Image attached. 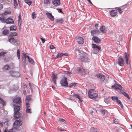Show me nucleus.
Returning <instances> with one entry per match:
<instances>
[{
    "label": "nucleus",
    "instance_id": "f257e3e1",
    "mask_svg": "<svg viewBox=\"0 0 132 132\" xmlns=\"http://www.w3.org/2000/svg\"><path fill=\"white\" fill-rule=\"evenodd\" d=\"M89 97L93 100L96 99L98 96V94L94 89H90L89 90L88 94Z\"/></svg>",
    "mask_w": 132,
    "mask_h": 132
},
{
    "label": "nucleus",
    "instance_id": "f03ea898",
    "mask_svg": "<svg viewBox=\"0 0 132 132\" xmlns=\"http://www.w3.org/2000/svg\"><path fill=\"white\" fill-rule=\"evenodd\" d=\"M91 57L87 54L80 56L79 58V60L81 62L88 63L90 61Z\"/></svg>",
    "mask_w": 132,
    "mask_h": 132
},
{
    "label": "nucleus",
    "instance_id": "7ed1b4c3",
    "mask_svg": "<svg viewBox=\"0 0 132 132\" xmlns=\"http://www.w3.org/2000/svg\"><path fill=\"white\" fill-rule=\"evenodd\" d=\"M20 109V107L19 106H17L14 107V117L15 118H18L19 117L20 114L19 112Z\"/></svg>",
    "mask_w": 132,
    "mask_h": 132
},
{
    "label": "nucleus",
    "instance_id": "20e7f679",
    "mask_svg": "<svg viewBox=\"0 0 132 132\" xmlns=\"http://www.w3.org/2000/svg\"><path fill=\"white\" fill-rule=\"evenodd\" d=\"M113 82L114 83V85H112L111 87L113 88H115L116 89H121L122 87V86L119 84L117 83L116 81L114 80H113Z\"/></svg>",
    "mask_w": 132,
    "mask_h": 132
},
{
    "label": "nucleus",
    "instance_id": "39448f33",
    "mask_svg": "<svg viewBox=\"0 0 132 132\" xmlns=\"http://www.w3.org/2000/svg\"><path fill=\"white\" fill-rule=\"evenodd\" d=\"M95 77L97 78L98 79L100 82H103L105 78V76L103 75L97 74L96 75Z\"/></svg>",
    "mask_w": 132,
    "mask_h": 132
},
{
    "label": "nucleus",
    "instance_id": "423d86ee",
    "mask_svg": "<svg viewBox=\"0 0 132 132\" xmlns=\"http://www.w3.org/2000/svg\"><path fill=\"white\" fill-rule=\"evenodd\" d=\"M60 83L61 85L62 86H68V83L67 81V78L65 77H63L61 80Z\"/></svg>",
    "mask_w": 132,
    "mask_h": 132
},
{
    "label": "nucleus",
    "instance_id": "0eeeda50",
    "mask_svg": "<svg viewBox=\"0 0 132 132\" xmlns=\"http://www.w3.org/2000/svg\"><path fill=\"white\" fill-rule=\"evenodd\" d=\"M92 45L94 51L96 53L98 52L99 51H101V48L100 46L96 44H92Z\"/></svg>",
    "mask_w": 132,
    "mask_h": 132
},
{
    "label": "nucleus",
    "instance_id": "6e6552de",
    "mask_svg": "<svg viewBox=\"0 0 132 132\" xmlns=\"http://www.w3.org/2000/svg\"><path fill=\"white\" fill-rule=\"evenodd\" d=\"M9 73L12 77H19L20 75V73L19 72L12 70L10 71Z\"/></svg>",
    "mask_w": 132,
    "mask_h": 132
},
{
    "label": "nucleus",
    "instance_id": "1a4fd4ad",
    "mask_svg": "<svg viewBox=\"0 0 132 132\" xmlns=\"http://www.w3.org/2000/svg\"><path fill=\"white\" fill-rule=\"evenodd\" d=\"M22 124V121L20 120H16L13 123V126L19 127L21 126Z\"/></svg>",
    "mask_w": 132,
    "mask_h": 132
},
{
    "label": "nucleus",
    "instance_id": "9d476101",
    "mask_svg": "<svg viewBox=\"0 0 132 132\" xmlns=\"http://www.w3.org/2000/svg\"><path fill=\"white\" fill-rule=\"evenodd\" d=\"M13 101L14 103L19 104L21 102V98L20 97L14 98L13 99Z\"/></svg>",
    "mask_w": 132,
    "mask_h": 132
},
{
    "label": "nucleus",
    "instance_id": "9b49d317",
    "mask_svg": "<svg viewBox=\"0 0 132 132\" xmlns=\"http://www.w3.org/2000/svg\"><path fill=\"white\" fill-rule=\"evenodd\" d=\"M118 63L119 65L120 66L122 67L124 65L125 63L124 62V60L123 59L119 57L118 59Z\"/></svg>",
    "mask_w": 132,
    "mask_h": 132
},
{
    "label": "nucleus",
    "instance_id": "f8f14e48",
    "mask_svg": "<svg viewBox=\"0 0 132 132\" xmlns=\"http://www.w3.org/2000/svg\"><path fill=\"white\" fill-rule=\"evenodd\" d=\"M92 39L94 42L97 44L100 41V39L96 36H93L92 38Z\"/></svg>",
    "mask_w": 132,
    "mask_h": 132
},
{
    "label": "nucleus",
    "instance_id": "ddd939ff",
    "mask_svg": "<svg viewBox=\"0 0 132 132\" xmlns=\"http://www.w3.org/2000/svg\"><path fill=\"white\" fill-rule=\"evenodd\" d=\"M46 14L48 18L51 21H53L54 19V18L52 14L49 12L46 13Z\"/></svg>",
    "mask_w": 132,
    "mask_h": 132
},
{
    "label": "nucleus",
    "instance_id": "4468645a",
    "mask_svg": "<svg viewBox=\"0 0 132 132\" xmlns=\"http://www.w3.org/2000/svg\"><path fill=\"white\" fill-rule=\"evenodd\" d=\"M77 42L79 44H82L84 42V40L83 38L81 37H78L77 39Z\"/></svg>",
    "mask_w": 132,
    "mask_h": 132
},
{
    "label": "nucleus",
    "instance_id": "2eb2a0df",
    "mask_svg": "<svg viewBox=\"0 0 132 132\" xmlns=\"http://www.w3.org/2000/svg\"><path fill=\"white\" fill-rule=\"evenodd\" d=\"M102 108L99 105H97L94 107L93 108V110L95 111L96 112L97 111H100L101 109H102Z\"/></svg>",
    "mask_w": 132,
    "mask_h": 132
},
{
    "label": "nucleus",
    "instance_id": "dca6fc26",
    "mask_svg": "<svg viewBox=\"0 0 132 132\" xmlns=\"http://www.w3.org/2000/svg\"><path fill=\"white\" fill-rule=\"evenodd\" d=\"M52 4L55 6H57L60 5V0H52Z\"/></svg>",
    "mask_w": 132,
    "mask_h": 132
},
{
    "label": "nucleus",
    "instance_id": "f3484780",
    "mask_svg": "<svg viewBox=\"0 0 132 132\" xmlns=\"http://www.w3.org/2000/svg\"><path fill=\"white\" fill-rule=\"evenodd\" d=\"M129 55L127 54V53L125 52V53L124 57L126 59L125 61L126 64L127 65H128L129 63H128V61L129 60Z\"/></svg>",
    "mask_w": 132,
    "mask_h": 132
},
{
    "label": "nucleus",
    "instance_id": "a211bd4d",
    "mask_svg": "<svg viewBox=\"0 0 132 132\" xmlns=\"http://www.w3.org/2000/svg\"><path fill=\"white\" fill-rule=\"evenodd\" d=\"M110 13L112 16H115L117 15V11L116 10H112L110 12Z\"/></svg>",
    "mask_w": 132,
    "mask_h": 132
},
{
    "label": "nucleus",
    "instance_id": "6ab92c4d",
    "mask_svg": "<svg viewBox=\"0 0 132 132\" xmlns=\"http://www.w3.org/2000/svg\"><path fill=\"white\" fill-rule=\"evenodd\" d=\"M9 41L11 43H16L17 40L16 39H15L13 37H10L9 39Z\"/></svg>",
    "mask_w": 132,
    "mask_h": 132
},
{
    "label": "nucleus",
    "instance_id": "aec40b11",
    "mask_svg": "<svg viewBox=\"0 0 132 132\" xmlns=\"http://www.w3.org/2000/svg\"><path fill=\"white\" fill-rule=\"evenodd\" d=\"M57 75L56 74L53 73L52 77V80L55 84H56L55 79L57 78Z\"/></svg>",
    "mask_w": 132,
    "mask_h": 132
},
{
    "label": "nucleus",
    "instance_id": "412c9836",
    "mask_svg": "<svg viewBox=\"0 0 132 132\" xmlns=\"http://www.w3.org/2000/svg\"><path fill=\"white\" fill-rule=\"evenodd\" d=\"M101 31L103 32H105L107 31L108 29L107 27H105L104 26H102L100 29Z\"/></svg>",
    "mask_w": 132,
    "mask_h": 132
},
{
    "label": "nucleus",
    "instance_id": "4be33fe9",
    "mask_svg": "<svg viewBox=\"0 0 132 132\" xmlns=\"http://www.w3.org/2000/svg\"><path fill=\"white\" fill-rule=\"evenodd\" d=\"M14 21L11 18H9L6 19V23L7 24L12 23Z\"/></svg>",
    "mask_w": 132,
    "mask_h": 132
},
{
    "label": "nucleus",
    "instance_id": "5701e85b",
    "mask_svg": "<svg viewBox=\"0 0 132 132\" xmlns=\"http://www.w3.org/2000/svg\"><path fill=\"white\" fill-rule=\"evenodd\" d=\"M27 58L30 63L33 64H34V62L33 60L29 56H27Z\"/></svg>",
    "mask_w": 132,
    "mask_h": 132
},
{
    "label": "nucleus",
    "instance_id": "b1692460",
    "mask_svg": "<svg viewBox=\"0 0 132 132\" xmlns=\"http://www.w3.org/2000/svg\"><path fill=\"white\" fill-rule=\"evenodd\" d=\"M55 23L58 22L62 23L64 22L63 19L62 18H60L55 20Z\"/></svg>",
    "mask_w": 132,
    "mask_h": 132
},
{
    "label": "nucleus",
    "instance_id": "393cba45",
    "mask_svg": "<svg viewBox=\"0 0 132 132\" xmlns=\"http://www.w3.org/2000/svg\"><path fill=\"white\" fill-rule=\"evenodd\" d=\"M129 4H125L122 7V9L123 10H126L128 7H129Z\"/></svg>",
    "mask_w": 132,
    "mask_h": 132
},
{
    "label": "nucleus",
    "instance_id": "a878e982",
    "mask_svg": "<svg viewBox=\"0 0 132 132\" xmlns=\"http://www.w3.org/2000/svg\"><path fill=\"white\" fill-rule=\"evenodd\" d=\"M100 112H101L103 114L105 115V116H106H106L107 115V111L105 110H104L102 108Z\"/></svg>",
    "mask_w": 132,
    "mask_h": 132
},
{
    "label": "nucleus",
    "instance_id": "bb28decb",
    "mask_svg": "<svg viewBox=\"0 0 132 132\" xmlns=\"http://www.w3.org/2000/svg\"><path fill=\"white\" fill-rule=\"evenodd\" d=\"M6 18L4 16H1L0 17V20L2 22V23L6 22Z\"/></svg>",
    "mask_w": 132,
    "mask_h": 132
},
{
    "label": "nucleus",
    "instance_id": "cd10ccee",
    "mask_svg": "<svg viewBox=\"0 0 132 132\" xmlns=\"http://www.w3.org/2000/svg\"><path fill=\"white\" fill-rule=\"evenodd\" d=\"M99 32L98 30H92L91 31V33L92 35H93L94 34H96Z\"/></svg>",
    "mask_w": 132,
    "mask_h": 132
},
{
    "label": "nucleus",
    "instance_id": "c85d7f7f",
    "mask_svg": "<svg viewBox=\"0 0 132 132\" xmlns=\"http://www.w3.org/2000/svg\"><path fill=\"white\" fill-rule=\"evenodd\" d=\"M122 94H123L125 96L127 97L128 100H130V97L128 95L125 91H122Z\"/></svg>",
    "mask_w": 132,
    "mask_h": 132
},
{
    "label": "nucleus",
    "instance_id": "c756f323",
    "mask_svg": "<svg viewBox=\"0 0 132 132\" xmlns=\"http://www.w3.org/2000/svg\"><path fill=\"white\" fill-rule=\"evenodd\" d=\"M77 84V83H71L69 84V87L71 88L72 87H75Z\"/></svg>",
    "mask_w": 132,
    "mask_h": 132
},
{
    "label": "nucleus",
    "instance_id": "7c9ffc66",
    "mask_svg": "<svg viewBox=\"0 0 132 132\" xmlns=\"http://www.w3.org/2000/svg\"><path fill=\"white\" fill-rule=\"evenodd\" d=\"M116 101L120 105V107L122 109L123 108V105L120 101L118 98Z\"/></svg>",
    "mask_w": 132,
    "mask_h": 132
},
{
    "label": "nucleus",
    "instance_id": "2f4dec72",
    "mask_svg": "<svg viewBox=\"0 0 132 132\" xmlns=\"http://www.w3.org/2000/svg\"><path fill=\"white\" fill-rule=\"evenodd\" d=\"M75 50L76 51V53H77V52H78L79 53H80L81 54H82L83 53V52L82 50H80L78 48H76Z\"/></svg>",
    "mask_w": 132,
    "mask_h": 132
},
{
    "label": "nucleus",
    "instance_id": "473e14b6",
    "mask_svg": "<svg viewBox=\"0 0 132 132\" xmlns=\"http://www.w3.org/2000/svg\"><path fill=\"white\" fill-rule=\"evenodd\" d=\"M16 28L15 26L10 27V30L12 31L16 30Z\"/></svg>",
    "mask_w": 132,
    "mask_h": 132
},
{
    "label": "nucleus",
    "instance_id": "72a5a7b5",
    "mask_svg": "<svg viewBox=\"0 0 132 132\" xmlns=\"http://www.w3.org/2000/svg\"><path fill=\"white\" fill-rule=\"evenodd\" d=\"M50 1L51 0H44V3L46 5L49 4Z\"/></svg>",
    "mask_w": 132,
    "mask_h": 132
},
{
    "label": "nucleus",
    "instance_id": "f704fd0d",
    "mask_svg": "<svg viewBox=\"0 0 132 132\" xmlns=\"http://www.w3.org/2000/svg\"><path fill=\"white\" fill-rule=\"evenodd\" d=\"M9 65H6L5 66H4L3 67V70H7L9 68Z\"/></svg>",
    "mask_w": 132,
    "mask_h": 132
},
{
    "label": "nucleus",
    "instance_id": "c9c22d12",
    "mask_svg": "<svg viewBox=\"0 0 132 132\" xmlns=\"http://www.w3.org/2000/svg\"><path fill=\"white\" fill-rule=\"evenodd\" d=\"M24 2L29 5H30L32 3V1L29 0H24Z\"/></svg>",
    "mask_w": 132,
    "mask_h": 132
},
{
    "label": "nucleus",
    "instance_id": "e433bc0d",
    "mask_svg": "<svg viewBox=\"0 0 132 132\" xmlns=\"http://www.w3.org/2000/svg\"><path fill=\"white\" fill-rule=\"evenodd\" d=\"M0 103H1L3 106H4L5 102L2 98L0 97Z\"/></svg>",
    "mask_w": 132,
    "mask_h": 132
},
{
    "label": "nucleus",
    "instance_id": "4c0bfd02",
    "mask_svg": "<svg viewBox=\"0 0 132 132\" xmlns=\"http://www.w3.org/2000/svg\"><path fill=\"white\" fill-rule=\"evenodd\" d=\"M9 32V30H5L3 31V33L4 35H6Z\"/></svg>",
    "mask_w": 132,
    "mask_h": 132
},
{
    "label": "nucleus",
    "instance_id": "58836bf2",
    "mask_svg": "<svg viewBox=\"0 0 132 132\" xmlns=\"http://www.w3.org/2000/svg\"><path fill=\"white\" fill-rule=\"evenodd\" d=\"M74 96L78 98L80 102H82V100L81 99L80 96L78 95V94H75Z\"/></svg>",
    "mask_w": 132,
    "mask_h": 132
},
{
    "label": "nucleus",
    "instance_id": "ea45409f",
    "mask_svg": "<svg viewBox=\"0 0 132 132\" xmlns=\"http://www.w3.org/2000/svg\"><path fill=\"white\" fill-rule=\"evenodd\" d=\"M31 95L27 96L26 100L29 101L31 100Z\"/></svg>",
    "mask_w": 132,
    "mask_h": 132
},
{
    "label": "nucleus",
    "instance_id": "a19ab883",
    "mask_svg": "<svg viewBox=\"0 0 132 132\" xmlns=\"http://www.w3.org/2000/svg\"><path fill=\"white\" fill-rule=\"evenodd\" d=\"M97 128H95L94 127H92L90 129V130L93 132H98V131H97Z\"/></svg>",
    "mask_w": 132,
    "mask_h": 132
},
{
    "label": "nucleus",
    "instance_id": "79ce46f5",
    "mask_svg": "<svg viewBox=\"0 0 132 132\" xmlns=\"http://www.w3.org/2000/svg\"><path fill=\"white\" fill-rule=\"evenodd\" d=\"M63 55V54L62 53H59L55 57V59L58 57H61Z\"/></svg>",
    "mask_w": 132,
    "mask_h": 132
},
{
    "label": "nucleus",
    "instance_id": "37998d69",
    "mask_svg": "<svg viewBox=\"0 0 132 132\" xmlns=\"http://www.w3.org/2000/svg\"><path fill=\"white\" fill-rule=\"evenodd\" d=\"M17 55L19 59H20V51L19 50H18L17 52Z\"/></svg>",
    "mask_w": 132,
    "mask_h": 132
},
{
    "label": "nucleus",
    "instance_id": "c03bdc74",
    "mask_svg": "<svg viewBox=\"0 0 132 132\" xmlns=\"http://www.w3.org/2000/svg\"><path fill=\"white\" fill-rule=\"evenodd\" d=\"M112 99L114 101H116L117 100L118 98V97L117 96H112L111 97Z\"/></svg>",
    "mask_w": 132,
    "mask_h": 132
},
{
    "label": "nucleus",
    "instance_id": "a18cd8bd",
    "mask_svg": "<svg viewBox=\"0 0 132 132\" xmlns=\"http://www.w3.org/2000/svg\"><path fill=\"white\" fill-rule=\"evenodd\" d=\"M116 9L120 13H121L123 11L122 9H121L119 7H116Z\"/></svg>",
    "mask_w": 132,
    "mask_h": 132
},
{
    "label": "nucleus",
    "instance_id": "49530a36",
    "mask_svg": "<svg viewBox=\"0 0 132 132\" xmlns=\"http://www.w3.org/2000/svg\"><path fill=\"white\" fill-rule=\"evenodd\" d=\"M26 64V61H22V66L24 68H25Z\"/></svg>",
    "mask_w": 132,
    "mask_h": 132
},
{
    "label": "nucleus",
    "instance_id": "de8ad7c7",
    "mask_svg": "<svg viewBox=\"0 0 132 132\" xmlns=\"http://www.w3.org/2000/svg\"><path fill=\"white\" fill-rule=\"evenodd\" d=\"M119 120L118 119H115L114 120V122L116 124H118L119 123Z\"/></svg>",
    "mask_w": 132,
    "mask_h": 132
},
{
    "label": "nucleus",
    "instance_id": "09e8293b",
    "mask_svg": "<svg viewBox=\"0 0 132 132\" xmlns=\"http://www.w3.org/2000/svg\"><path fill=\"white\" fill-rule=\"evenodd\" d=\"M58 121L60 122L62 121L64 122V123H65L66 121L64 119H63L59 118L58 120Z\"/></svg>",
    "mask_w": 132,
    "mask_h": 132
},
{
    "label": "nucleus",
    "instance_id": "8fccbe9b",
    "mask_svg": "<svg viewBox=\"0 0 132 132\" xmlns=\"http://www.w3.org/2000/svg\"><path fill=\"white\" fill-rule=\"evenodd\" d=\"M11 129L12 132H15L17 130L16 128L15 127H14Z\"/></svg>",
    "mask_w": 132,
    "mask_h": 132
},
{
    "label": "nucleus",
    "instance_id": "3c124183",
    "mask_svg": "<svg viewBox=\"0 0 132 132\" xmlns=\"http://www.w3.org/2000/svg\"><path fill=\"white\" fill-rule=\"evenodd\" d=\"M17 33L16 32L11 33V35L12 36H16Z\"/></svg>",
    "mask_w": 132,
    "mask_h": 132
},
{
    "label": "nucleus",
    "instance_id": "603ef678",
    "mask_svg": "<svg viewBox=\"0 0 132 132\" xmlns=\"http://www.w3.org/2000/svg\"><path fill=\"white\" fill-rule=\"evenodd\" d=\"M31 109H27L26 110V112L27 113H31Z\"/></svg>",
    "mask_w": 132,
    "mask_h": 132
},
{
    "label": "nucleus",
    "instance_id": "864d4df0",
    "mask_svg": "<svg viewBox=\"0 0 132 132\" xmlns=\"http://www.w3.org/2000/svg\"><path fill=\"white\" fill-rule=\"evenodd\" d=\"M32 18L33 19L36 18V16L34 12H33L32 13Z\"/></svg>",
    "mask_w": 132,
    "mask_h": 132
},
{
    "label": "nucleus",
    "instance_id": "5fc2aeb1",
    "mask_svg": "<svg viewBox=\"0 0 132 132\" xmlns=\"http://www.w3.org/2000/svg\"><path fill=\"white\" fill-rule=\"evenodd\" d=\"M6 53L5 52H2L0 53V56H3Z\"/></svg>",
    "mask_w": 132,
    "mask_h": 132
},
{
    "label": "nucleus",
    "instance_id": "6e6d98bb",
    "mask_svg": "<svg viewBox=\"0 0 132 132\" xmlns=\"http://www.w3.org/2000/svg\"><path fill=\"white\" fill-rule=\"evenodd\" d=\"M26 109H28L30 107V104L28 103H26Z\"/></svg>",
    "mask_w": 132,
    "mask_h": 132
},
{
    "label": "nucleus",
    "instance_id": "4d7b16f0",
    "mask_svg": "<svg viewBox=\"0 0 132 132\" xmlns=\"http://www.w3.org/2000/svg\"><path fill=\"white\" fill-rule=\"evenodd\" d=\"M104 101L108 105H110V104L109 101H108L107 100H106Z\"/></svg>",
    "mask_w": 132,
    "mask_h": 132
},
{
    "label": "nucleus",
    "instance_id": "13d9d810",
    "mask_svg": "<svg viewBox=\"0 0 132 132\" xmlns=\"http://www.w3.org/2000/svg\"><path fill=\"white\" fill-rule=\"evenodd\" d=\"M14 6H15V7H16L17 6L18 4L17 3V2L15 1H14Z\"/></svg>",
    "mask_w": 132,
    "mask_h": 132
},
{
    "label": "nucleus",
    "instance_id": "bf43d9fd",
    "mask_svg": "<svg viewBox=\"0 0 132 132\" xmlns=\"http://www.w3.org/2000/svg\"><path fill=\"white\" fill-rule=\"evenodd\" d=\"M64 73H65L67 75H70L71 74V73L70 72L67 71H65Z\"/></svg>",
    "mask_w": 132,
    "mask_h": 132
},
{
    "label": "nucleus",
    "instance_id": "052dcab7",
    "mask_svg": "<svg viewBox=\"0 0 132 132\" xmlns=\"http://www.w3.org/2000/svg\"><path fill=\"white\" fill-rule=\"evenodd\" d=\"M26 57H27V56H26V54L23 53L22 55V58H26Z\"/></svg>",
    "mask_w": 132,
    "mask_h": 132
},
{
    "label": "nucleus",
    "instance_id": "680f3d73",
    "mask_svg": "<svg viewBox=\"0 0 132 132\" xmlns=\"http://www.w3.org/2000/svg\"><path fill=\"white\" fill-rule=\"evenodd\" d=\"M40 39L42 40V43H44L45 42V40L42 37L40 38Z\"/></svg>",
    "mask_w": 132,
    "mask_h": 132
},
{
    "label": "nucleus",
    "instance_id": "e2e57ef3",
    "mask_svg": "<svg viewBox=\"0 0 132 132\" xmlns=\"http://www.w3.org/2000/svg\"><path fill=\"white\" fill-rule=\"evenodd\" d=\"M50 48L51 49H53L54 48H55V47H54L53 45H51L50 46Z\"/></svg>",
    "mask_w": 132,
    "mask_h": 132
},
{
    "label": "nucleus",
    "instance_id": "0e129e2a",
    "mask_svg": "<svg viewBox=\"0 0 132 132\" xmlns=\"http://www.w3.org/2000/svg\"><path fill=\"white\" fill-rule=\"evenodd\" d=\"M29 85L30 88H32V87L33 86V84H32L29 83Z\"/></svg>",
    "mask_w": 132,
    "mask_h": 132
},
{
    "label": "nucleus",
    "instance_id": "69168bd1",
    "mask_svg": "<svg viewBox=\"0 0 132 132\" xmlns=\"http://www.w3.org/2000/svg\"><path fill=\"white\" fill-rule=\"evenodd\" d=\"M21 21L20 20L19 21H18V24L19 27H20L21 23Z\"/></svg>",
    "mask_w": 132,
    "mask_h": 132
},
{
    "label": "nucleus",
    "instance_id": "338daca9",
    "mask_svg": "<svg viewBox=\"0 0 132 132\" xmlns=\"http://www.w3.org/2000/svg\"><path fill=\"white\" fill-rule=\"evenodd\" d=\"M57 10L58 11V12L59 13H61L62 12V10L61 9H57Z\"/></svg>",
    "mask_w": 132,
    "mask_h": 132
},
{
    "label": "nucleus",
    "instance_id": "774afa93",
    "mask_svg": "<svg viewBox=\"0 0 132 132\" xmlns=\"http://www.w3.org/2000/svg\"><path fill=\"white\" fill-rule=\"evenodd\" d=\"M18 21H19L20 20L21 21V18L20 15V14L18 16Z\"/></svg>",
    "mask_w": 132,
    "mask_h": 132
}]
</instances>
